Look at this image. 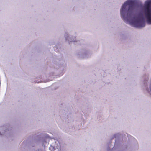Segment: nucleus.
Returning <instances> with one entry per match:
<instances>
[{
    "instance_id": "1",
    "label": "nucleus",
    "mask_w": 151,
    "mask_h": 151,
    "mask_svg": "<svg viewBox=\"0 0 151 151\" xmlns=\"http://www.w3.org/2000/svg\"><path fill=\"white\" fill-rule=\"evenodd\" d=\"M134 5V1L132 0H127L124 3L121 10V14L122 18L125 19L126 18L132 17Z\"/></svg>"
},
{
    "instance_id": "2",
    "label": "nucleus",
    "mask_w": 151,
    "mask_h": 151,
    "mask_svg": "<svg viewBox=\"0 0 151 151\" xmlns=\"http://www.w3.org/2000/svg\"><path fill=\"white\" fill-rule=\"evenodd\" d=\"M144 13L148 23L151 24V0H148L145 2Z\"/></svg>"
},
{
    "instance_id": "3",
    "label": "nucleus",
    "mask_w": 151,
    "mask_h": 151,
    "mask_svg": "<svg viewBox=\"0 0 151 151\" xmlns=\"http://www.w3.org/2000/svg\"><path fill=\"white\" fill-rule=\"evenodd\" d=\"M134 21L131 22V24L135 27L140 28L143 27L145 24L144 20L139 16H134Z\"/></svg>"
},
{
    "instance_id": "4",
    "label": "nucleus",
    "mask_w": 151,
    "mask_h": 151,
    "mask_svg": "<svg viewBox=\"0 0 151 151\" xmlns=\"http://www.w3.org/2000/svg\"><path fill=\"white\" fill-rule=\"evenodd\" d=\"M150 91H151V87H150Z\"/></svg>"
}]
</instances>
